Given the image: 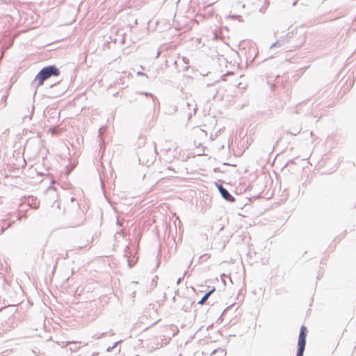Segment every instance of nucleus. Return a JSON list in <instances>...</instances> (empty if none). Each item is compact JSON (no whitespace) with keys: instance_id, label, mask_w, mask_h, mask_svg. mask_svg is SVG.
Here are the masks:
<instances>
[{"instance_id":"nucleus-5","label":"nucleus","mask_w":356,"mask_h":356,"mask_svg":"<svg viewBox=\"0 0 356 356\" xmlns=\"http://www.w3.org/2000/svg\"><path fill=\"white\" fill-rule=\"evenodd\" d=\"M225 355H226V352L223 349L219 348V349L215 350L212 353L211 356H225Z\"/></svg>"},{"instance_id":"nucleus-1","label":"nucleus","mask_w":356,"mask_h":356,"mask_svg":"<svg viewBox=\"0 0 356 356\" xmlns=\"http://www.w3.org/2000/svg\"><path fill=\"white\" fill-rule=\"evenodd\" d=\"M59 70L54 66H48L41 70L35 77V80L38 81L39 86L43 85L44 81L51 76L59 75Z\"/></svg>"},{"instance_id":"nucleus-3","label":"nucleus","mask_w":356,"mask_h":356,"mask_svg":"<svg viewBox=\"0 0 356 356\" xmlns=\"http://www.w3.org/2000/svg\"><path fill=\"white\" fill-rule=\"evenodd\" d=\"M218 190L224 199H225L226 200H227L229 202H234V200H235L234 197L233 196H232L229 193V192L221 185L218 186Z\"/></svg>"},{"instance_id":"nucleus-2","label":"nucleus","mask_w":356,"mask_h":356,"mask_svg":"<svg viewBox=\"0 0 356 356\" xmlns=\"http://www.w3.org/2000/svg\"><path fill=\"white\" fill-rule=\"evenodd\" d=\"M307 327L302 325L300 328L299 339H298V350L297 353V356H303V353L305 350V347L306 344V336H307Z\"/></svg>"},{"instance_id":"nucleus-4","label":"nucleus","mask_w":356,"mask_h":356,"mask_svg":"<svg viewBox=\"0 0 356 356\" xmlns=\"http://www.w3.org/2000/svg\"><path fill=\"white\" fill-rule=\"evenodd\" d=\"M214 291H215V288H213L211 290H210L209 292H207L203 296V298L198 302V304L203 305L207 301L208 298L214 292Z\"/></svg>"}]
</instances>
